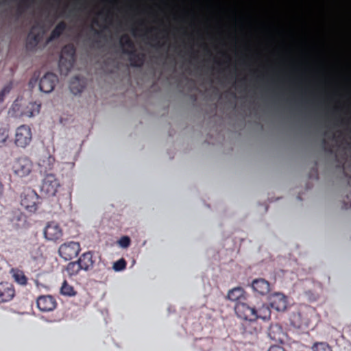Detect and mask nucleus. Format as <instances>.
<instances>
[{
	"instance_id": "30",
	"label": "nucleus",
	"mask_w": 351,
	"mask_h": 351,
	"mask_svg": "<svg viewBox=\"0 0 351 351\" xmlns=\"http://www.w3.org/2000/svg\"><path fill=\"white\" fill-rule=\"evenodd\" d=\"M313 351H332L329 345L326 343H315L312 347Z\"/></svg>"
},
{
	"instance_id": "41",
	"label": "nucleus",
	"mask_w": 351,
	"mask_h": 351,
	"mask_svg": "<svg viewBox=\"0 0 351 351\" xmlns=\"http://www.w3.org/2000/svg\"><path fill=\"white\" fill-rule=\"evenodd\" d=\"M156 39H158V36H157L156 35V36H154L152 38V40H156Z\"/></svg>"
},
{
	"instance_id": "26",
	"label": "nucleus",
	"mask_w": 351,
	"mask_h": 351,
	"mask_svg": "<svg viewBox=\"0 0 351 351\" xmlns=\"http://www.w3.org/2000/svg\"><path fill=\"white\" fill-rule=\"evenodd\" d=\"M66 28V24L64 21L58 23L50 34V39H56L59 38Z\"/></svg>"
},
{
	"instance_id": "24",
	"label": "nucleus",
	"mask_w": 351,
	"mask_h": 351,
	"mask_svg": "<svg viewBox=\"0 0 351 351\" xmlns=\"http://www.w3.org/2000/svg\"><path fill=\"white\" fill-rule=\"evenodd\" d=\"M84 86L82 84L79 76H75L71 81L69 84V88L71 91L77 95L82 92Z\"/></svg>"
},
{
	"instance_id": "38",
	"label": "nucleus",
	"mask_w": 351,
	"mask_h": 351,
	"mask_svg": "<svg viewBox=\"0 0 351 351\" xmlns=\"http://www.w3.org/2000/svg\"><path fill=\"white\" fill-rule=\"evenodd\" d=\"M21 1H22V3H23L24 5H25L26 7H27V6H28V4H29V1H30V0H22Z\"/></svg>"
},
{
	"instance_id": "40",
	"label": "nucleus",
	"mask_w": 351,
	"mask_h": 351,
	"mask_svg": "<svg viewBox=\"0 0 351 351\" xmlns=\"http://www.w3.org/2000/svg\"><path fill=\"white\" fill-rule=\"evenodd\" d=\"M93 29L94 30L95 34L98 35V36L100 35V34H101L100 31L95 29L93 28Z\"/></svg>"
},
{
	"instance_id": "44",
	"label": "nucleus",
	"mask_w": 351,
	"mask_h": 351,
	"mask_svg": "<svg viewBox=\"0 0 351 351\" xmlns=\"http://www.w3.org/2000/svg\"><path fill=\"white\" fill-rule=\"evenodd\" d=\"M136 29H133V34L135 35Z\"/></svg>"
},
{
	"instance_id": "18",
	"label": "nucleus",
	"mask_w": 351,
	"mask_h": 351,
	"mask_svg": "<svg viewBox=\"0 0 351 351\" xmlns=\"http://www.w3.org/2000/svg\"><path fill=\"white\" fill-rule=\"evenodd\" d=\"M11 226L14 229L23 228L26 223V217L21 211H14L10 217Z\"/></svg>"
},
{
	"instance_id": "19",
	"label": "nucleus",
	"mask_w": 351,
	"mask_h": 351,
	"mask_svg": "<svg viewBox=\"0 0 351 351\" xmlns=\"http://www.w3.org/2000/svg\"><path fill=\"white\" fill-rule=\"evenodd\" d=\"M227 298L231 301L241 302L245 299V291L241 287H234L228 291Z\"/></svg>"
},
{
	"instance_id": "34",
	"label": "nucleus",
	"mask_w": 351,
	"mask_h": 351,
	"mask_svg": "<svg viewBox=\"0 0 351 351\" xmlns=\"http://www.w3.org/2000/svg\"><path fill=\"white\" fill-rule=\"evenodd\" d=\"M38 75H36V73L34 74V75L31 77V79L29 81V86L31 88H34L38 82Z\"/></svg>"
},
{
	"instance_id": "17",
	"label": "nucleus",
	"mask_w": 351,
	"mask_h": 351,
	"mask_svg": "<svg viewBox=\"0 0 351 351\" xmlns=\"http://www.w3.org/2000/svg\"><path fill=\"white\" fill-rule=\"evenodd\" d=\"M270 305L278 311H284L287 308V299L281 293H275L270 298Z\"/></svg>"
},
{
	"instance_id": "20",
	"label": "nucleus",
	"mask_w": 351,
	"mask_h": 351,
	"mask_svg": "<svg viewBox=\"0 0 351 351\" xmlns=\"http://www.w3.org/2000/svg\"><path fill=\"white\" fill-rule=\"evenodd\" d=\"M55 163L56 159L54 156L49 154H47L45 156H43L39 161V165L45 172L53 169Z\"/></svg>"
},
{
	"instance_id": "39",
	"label": "nucleus",
	"mask_w": 351,
	"mask_h": 351,
	"mask_svg": "<svg viewBox=\"0 0 351 351\" xmlns=\"http://www.w3.org/2000/svg\"><path fill=\"white\" fill-rule=\"evenodd\" d=\"M347 199L349 200L350 206H351V193L347 195Z\"/></svg>"
},
{
	"instance_id": "23",
	"label": "nucleus",
	"mask_w": 351,
	"mask_h": 351,
	"mask_svg": "<svg viewBox=\"0 0 351 351\" xmlns=\"http://www.w3.org/2000/svg\"><path fill=\"white\" fill-rule=\"evenodd\" d=\"M40 110V104L36 102H30L27 105L23 112V115L27 117H32L38 114Z\"/></svg>"
},
{
	"instance_id": "5",
	"label": "nucleus",
	"mask_w": 351,
	"mask_h": 351,
	"mask_svg": "<svg viewBox=\"0 0 351 351\" xmlns=\"http://www.w3.org/2000/svg\"><path fill=\"white\" fill-rule=\"evenodd\" d=\"M32 131L29 125H21L15 130L14 143L17 147L25 148L32 141Z\"/></svg>"
},
{
	"instance_id": "1",
	"label": "nucleus",
	"mask_w": 351,
	"mask_h": 351,
	"mask_svg": "<svg viewBox=\"0 0 351 351\" xmlns=\"http://www.w3.org/2000/svg\"><path fill=\"white\" fill-rule=\"evenodd\" d=\"M234 311L238 317L245 321H256L258 319L266 321L271 317V310L265 304L254 306L243 302H238L234 306Z\"/></svg>"
},
{
	"instance_id": "42",
	"label": "nucleus",
	"mask_w": 351,
	"mask_h": 351,
	"mask_svg": "<svg viewBox=\"0 0 351 351\" xmlns=\"http://www.w3.org/2000/svg\"><path fill=\"white\" fill-rule=\"evenodd\" d=\"M93 23H95V24H98V22H97V21H96V20H94V21H93Z\"/></svg>"
},
{
	"instance_id": "37",
	"label": "nucleus",
	"mask_w": 351,
	"mask_h": 351,
	"mask_svg": "<svg viewBox=\"0 0 351 351\" xmlns=\"http://www.w3.org/2000/svg\"><path fill=\"white\" fill-rule=\"evenodd\" d=\"M4 192V186L2 182L0 181V197H2Z\"/></svg>"
},
{
	"instance_id": "10",
	"label": "nucleus",
	"mask_w": 351,
	"mask_h": 351,
	"mask_svg": "<svg viewBox=\"0 0 351 351\" xmlns=\"http://www.w3.org/2000/svg\"><path fill=\"white\" fill-rule=\"evenodd\" d=\"M58 79L56 75L53 73H47L39 82V89L40 91L49 93L53 90Z\"/></svg>"
},
{
	"instance_id": "13",
	"label": "nucleus",
	"mask_w": 351,
	"mask_h": 351,
	"mask_svg": "<svg viewBox=\"0 0 351 351\" xmlns=\"http://www.w3.org/2000/svg\"><path fill=\"white\" fill-rule=\"evenodd\" d=\"M15 295L14 286L9 282L0 283V302L10 301Z\"/></svg>"
},
{
	"instance_id": "16",
	"label": "nucleus",
	"mask_w": 351,
	"mask_h": 351,
	"mask_svg": "<svg viewBox=\"0 0 351 351\" xmlns=\"http://www.w3.org/2000/svg\"><path fill=\"white\" fill-rule=\"evenodd\" d=\"M268 336L269 337L276 341L282 343L285 337V333L284 332L282 328L278 324H271L268 328Z\"/></svg>"
},
{
	"instance_id": "28",
	"label": "nucleus",
	"mask_w": 351,
	"mask_h": 351,
	"mask_svg": "<svg viewBox=\"0 0 351 351\" xmlns=\"http://www.w3.org/2000/svg\"><path fill=\"white\" fill-rule=\"evenodd\" d=\"M60 293L66 296H75L77 292L73 286L70 285L66 280H64L60 288Z\"/></svg>"
},
{
	"instance_id": "14",
	"label": "nucleus",
	"mask_w": 351,
	"mask_h": 351,
	"mask_svg": "<svg viewBox=\"0 0 351 351\" xmlns=\"http://www.w3.org/2000/svg\"><path fill=\"white\" fill-rule=\"evenodd\" d=\"M82 270L88 271L93 269L95 261L93 259V253L86 252L83 253L77 260Z\"/></svg>"
},
{
	"instance_id": "3",
	"label": "nucleus",
	"mask_w": 351,
	"mask_h": 351,
	"mask_svg": "<svg viewBox=\"0 0 351 351\" xmlns=\"http://www.w3.org/2000/svg\"><path fill=\"white\" fill-rule=\"evenodd\" d=\"M76 49L73 44H67L63 47L59 60V68L61 73L67 74L71 69L75 60Z\"/></svg>"
},
{
	"instance_id": "6",
	"label": "nucleus",
	"mask_w": 351,
	"mask_h": 351,
	"mask_svg": "<svg viewBox=\"0 0 351 351\" xmlns=\"http://www.w3.org/2000/svg\"><path fill=\"white\" fill-rule=\"evenodd\" d=\"M61 185L60 181L53 173H47L42 181L41 192L46 196L54 197L56 195Z\"/></svg>"
},
{
	"instance_id": "7",
	"label": "nucleus",
	"mask_w": 351,
	"mask_h": 351,
	"mask_svg": "<svg viewBox=\"0 0 351 351\" xmlns=\"http://www.w3.org/2000/svg\"><path fill=\"white\" fill-rule=\"evenodd\" d=\"M80 250L81 247L79 243L70 241L62 244L58 249V253L63 259L69 261L76 257Z\"/></svg>"
},
{
	"instance_id": "21",
	"label": "nucleus",
	"mask_w": 351,
	"mask_h": 351,
	"mask_svg": "<svg viewBox=\"0 0 351 351\" xmlns=\"http://www.w3.org/2000/svg\"><path fill=\"white\" fill-rule=\"evenodd\" d=\"M261 329V326L257 324L256 321H247L242 325V332L243 334H257Z\"/></svg>"
},
{
	"instance_id": "25",
	"label": "nucleus",
	"mask_w": 351,
	"mask_h": 351,
	"mask_svg": "<svg viewBox=\"0 0 351 351\" xmlns=\"http://www.w3.org/2000/svg\"><path fill=\"white\" fill-rule=\"evenodd\" d=\"M34 27L32 28L30 32L27 35V42H26V47L28 49H32L35 48L39 42V34H35L33 32Z\"/></svg>"
},
{
	"instance_id": "15",
	"label": "nucleus",
	"mask_w": 351,
	"mask_h": 351,
	"mask_svg": "<svg viewBox=\"0 0 351 351\" xmlns=\"http://www.w3.org/2000/svg\"><path fill=\"white\" fill-rule=\"evenodd\" d=\"M252 288L255 293L261 295H267L270 291V284L264 278H257L252 281Z\"/></svg>"
},
{
	"instance_id": "8",
	"label": "nucleus",
	"mask_w": 351,
	"mask_h": 351,
	"mask_svg": "<svg viewBox=\"0 0 351 351\" xmlns=\"http://www.w3.org/2000/svg\"><path fill=\"white\" fill-rule=\"evenodd\" d=\"M45 238L51 241L57 242L62 240L63 230L58 223L49 221L43 230Z\"/></svg>"
},
{
	"instance_id": "31",
	"label": "nucleus",
	"mask_w": 351,
	"mask_h": 351,
	"mask_svg": "<svg viewBox=\"0 0 351 351\" xmlns=\"http://www.w3.org/2000/svg\"><path fill=\"white\" fill-rule=\"evenodd\" d=\"M12 88V82H10L6 84L3 89L0 91V104L3 102L5 96L8 94Z\"/></svg>"
},
{
	"instance_id": "29",
	"label": "nucleus",
	"mask_w": 351,
	"mask_h": 351,
	"mask_svg": "<svg viewBox=\"0 0 351 351\" xmlns=\"http://www.w3.org/2000/svg\"><path fill=\"white\" fill-rule=\"evenodd\" d=\"M10 128L8 125H1L0 127V147H2L6 145V143L9 138Z\"/></svg>"
},
{
	"instance_id": "35",
	"label": "nucleus",
	"mask_w": 351,
	"mask_h": 351,
	"mask_svg": "<svg viewBox=\"0 0 351 351\" xmlns=\"http://www.w3.org/2000/svg\"><path fill=\"white\" fill-rule=\"evenodd\" d=\"M268 351H287L284 347L279 345H274L270 346Z\"/></svg>"
},
{
	"instance_id": "12",
	"label": "nucleus",
	"mask_w": 351,
	"mask_h": 351,
	"mask_svg": "<svg viewBox=\"0 0 351 351\" xmlns=\"http://www.w3.org/2000/svg\"><path fill=\"white\" fill-rule=\"evenodd\" d=\"M290 320L291 324L297 328L308 327L310 324V318L308 313L301 310L293 313Z\"/></svg>"
},
{
	"instance_id": "9",
	"label": "nucleus",
	"mask_w": 351,
	"mask_h": 351,
	"mask_svg": "<svg viewBox=\"0 0 351 351\" xmlns=\"http://www.w3.org/2000/svg\"><path fill=\"white\" fill-rule=\"evenodd\" d=\"M32 169V162L27 157H20L13 163L12 169L14 173L20 177L29 174Z\"/></svg>"
},
{
	"instance_id": "33",
	"label": "nucleus",
	"mask_w": 351,
	"mask_h": 351,
	"mask_svg": "<svg viewBox=\"0 0 351 351\" xmlns=\"http://www.w3.org/2000/svg\"><path fill=\"white\" fill-rule=\"evenodd\" d=\"M119 245L123 248H127L131 243L130 238L128 236H123L118 241Z\"/></svg>"
},
{
	"instance_id": "2",
	"label": "nucleus",
	"mask_w": 351,
	"mask_h": 351,
	"mask_svg": "<svg viewBox=\"0 0 351 351\" xmlns=\"http://www.w3.org/2000/svg\"><path fill=\"white\" fill-rule=\"evenodd\" d=\"M120 45L123 53L129 56V61L134 67H141L145 60V56L142 53H137L132 40L127 34H123L120 38Z\"/></svg>"
},
{
	"instance_id": "32",
	"label": "nucleus",
	"mask_w": 351,
	"mask_h": 351,
	"mask_svg": "<svg viewBox=\"0 0 351 351\" xmlns=\"http://www.w3.org/2000/svg\"><path fill=\"white\" fill-rule=\"evenodd\" d=\"M126 267V261L124 258H120L117 261H116L113 265V269L117 271H119L123 269H124Z\"/></svg>"
},
{
	"instance_id": "4",
	"label": "nucleus",
	"mask_w": 351,
	"mask_h": 351,
	"mask_svg": "<svg viewBox=\"0 0 351 351\" xmlns=\"http://www.w3.org/2000/svg\"><path fill=\"white\" fill-rule=\"evenodd\" d=\"M21 204L27 211L34 213L38 209L40 197L31 188L25 189L21 194Z\"/></svg>"
},
{
	"instance_id": "43",
	"label": "nucleus",
	"mask_w": 351,
	"mask_h": 351,
	"mask_svg": "<svg viewBox=\"0 0 351 351\" xmlns=\"http://www.w3.org/2000/svg\"><path fill=\"white\" fill-rule=\"evenodd\" d=\"M108 14H109V12H108ZM108 19V14H107V16H106V17L105 20H106V21H107V19Z\"/></svg>"
},
{
	"instance_id": "27",
	"label": "nucleus",
	"mask_w": 351,
	"mask_h": 351,
	"mask_svg": "<svg viewBox=\"0 0 351 351\" xmlns=\"http://www.w3.org/2000/svg\"><path fill=\"white\" fill-rule=\"evenodd\" d=\"M82 270L78 261L70 262L66 267V271L69 276H77Z\"/></svg>"
},
{
	"instance_id": "11",
	"label": "nucleus",
	"mask_w": 351,
	"mask_h": 351,
	"mask_svg": "<svg viewBox=\"0 0 351 351\" xmlns=\"http://www.w3.org/2000/svg\"><path fill=\"white\" fill-rule=\"evenodd\" d=\"M36 304L38 309L43 312L52 311L57 306L55 298L50 295L39 296L37 298Z\"/></svg>"
},
{
	"instance_id": "22",
	"label": "nucleus",
	"mask_w": 351,
	"mask_h": 351,
	"mask_svg": "<svg viewBox=\"0 0 351 351\" xmlns=\"http://www.w3.org/2000/svg\"><path fill=\"white\" fill-rule=\"evenodd\" d=\"M10 274L14 281L19 285L25 286L27 284V278L22 270L18 268H12Z\"/></svg>"
},
{
	"instance_id": "36",
	"label": "nucleus",
	"mask_w": 351,
	"mask_h": 351,
	"mask_svg": "<svg viewBox=\"0 0 351 351\" xmlns=\"http://www.w3.org/2000/svg\"><path fill=\"white\" fill-rule=\"evenodd\" d=\"M323 144L324 145V149L326 151L331 153L332 152V149L330 147H327V142L326 141L325 139L323 140Z\"/></svg>"
}]
</instances>
